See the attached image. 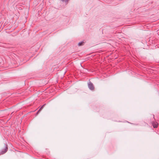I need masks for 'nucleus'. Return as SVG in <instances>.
Listing matches in <instances>:
<instances>
[{
	"label": "nucleus",
	"mask_w": 159,
	"mask_h": 159,
	"mask_svg": "<svg viewBox=\"0 0 159 159\" xmlns=\"http://www.w3.org/2000/svg\"><path fill=\"white\" fill-rule=\"evenodd\" d=\"M5 148L4 149H2L0 152V155H2L5 153L8 150V146L6 144H5Z\"/></svg>",
	"instance_id": "obj_1"
},
{
	"label": "nucleus",
	"mask_w": 159,
	"mask_h": 159,
	"mask_svg": "<svg viewBox=\"0 0 159 159\" xmlns=\"http://www.w3.org/2000/svg\"><path fill=\"white\" fill-rule=\"evenodd\" d=\"M88 87L89 89L92 90H93L94 87L93 84L90 81L88 83Z\"/></svg>",
	"instance_id": "obj_2"
},
{
	"label": "nucleus",
	"mask_w": 159,
	"mask_h": 159,
	"mask_svg": "<svg viewBox=\"0 0 159 159\" xmlns=\"http://www.w3.org/2000/svg\"><path fill=\"white\" fill-rule=\"evenodd\" d=\"M152 124L154 128H155L157 127L158 124L157 122L152 121Z\"/></svg>",
	"instance_id": "obj_3"
},
{
	"label": "nucleus",
	"mask_w": 159,
	"mask_h": 159,
	"mask_svg": "<svg viewBox=\"0 0 159 159\" xmlns=\"http://www.w3.org/2000/svg\"><path fill=\"white\" fill-rule=\"evenodd\" d=\"M84 42H83V41L80 42L78 43V45L79 46H82L84 44Z\"/></svg>",
	"instance_id": "obj_4"
},
{
	"label": "nucleus",
	"mask_w": 159,
	"mask_h": 159,
	"mask_svg": "<svg viewBox=\"0 0 159 159\" xmlns=\"http://www.w3.org/2000/svg\"><path fill=\"white\" fill-rule=\"evenodd\" d=\"M63 2H65L66 5H67L68 3V2L70 0H61Z\"/></svg>",
	"instance_id": "obj_5"
},
{
	"label": "nucleus",
	"mask_w": 159,
	"mask_h": 159,
	"mask_svg": "<svg viewBox=\"0 0 159 159\" xmlns=\"http://www.w3.org/2000/svg\"><path fill=\"white\" fill-rule=\"evenodd\" d=\"M46 105L45 104H44L41 107L39 108V111H41L44 107V106Z\"/></svg>",
	"instance_id": "obj_6"
},
{
	"label": "nucleus",
	"mask_w": 159,
	"mask_h": 159,
	"mask_svg": "<svg viewBox=\"0 0 159 159\" xmlns=\"http://www.w3.org/2000/svg\"><path fill=\"white\" fill-rule=\"evenodd\" d=\"M40 111H39V110L38 111H37V112L36 114V115H37L39 113V112Z\"/></svg>",
	"instance_id": "obj_7"
},
{
	"label": "nucleus",
	"mask_w": 159,
	"mask_h": 159,
	"mask_svg": "<svg viewBox=\"0 0 159 159\" xmlns=\"http://www.w3.org/2000/svg\"><path fill=\"white\" fill-rule=\"evenodd\" d=\"M153 117L154 118V115H153Z\"/></svg>",
	"instance_id": "obj_8"
}]
</instances>
